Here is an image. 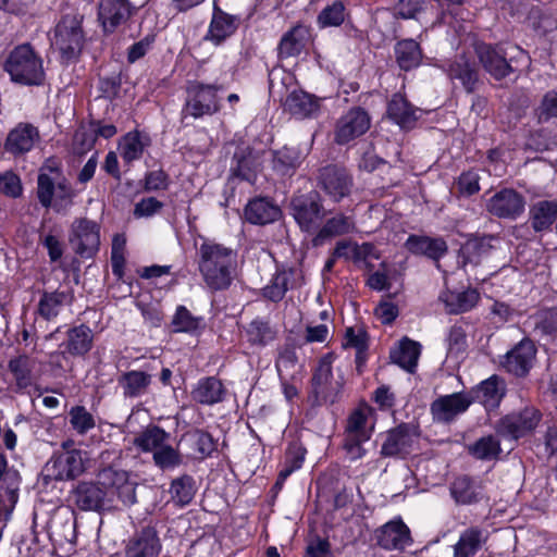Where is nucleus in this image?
Masks as SVG:
<instances>
[{"instance_id":"obj_1","label":"nucleus","mask_w":557,"mask_h":557,"mask_svg":"<svg viewBox=\"0 0 557 557\" xmlns=\"http://www.w3.org/2000/svg\"><path fill=\"white\" fill-rule=\"evenodd\" d=\"M97 479L98 484L81 482L73 490V500L81 510L100 511L109 508L113 495L125 507L137 502L136 483L129 480L127 471L108 467L99 471Z\"/></svg>"},{"instance_id":"obj_2","label":"nucleus","mask_w":557,"mask_h":557,"mask_svg":"<svg viewBox=\"0 0 557 557\" xmlns=\"http://www.w3.org/2000/svg\"><path fill=\"white\" fill-rule=\"evenodd\" d=\"M198 270L212 292L226 290L234 280L237 253L230 247L203 240L198 249Z\"/></svg>"},{"instance_id":"obj_3","label":"nucleus","mask_w":557,"mask_h":557,"mask_svg":"<svg viewBox=\"0 0 557 557\" xmlns=\"http://www.w3.org/2000/svg\"><path fill=\"white\" fill-rule=\"evenodd\" d=\"M294 76L282 70H272L269 74V91L278 98L284 111L297 119L313 117L320 110L319 99L302 89L293 88Z\"/></svg>"},{"instance_id":"obj_4","label":"nucleus","mask_w":557,"mask_h":557,"mask_svg":"<svg viewBox=\"0 0 557 557\" xmlns=\"http://www.w3.org/2000/svg\"><path fill=\"white\" fill-rule=\"evenodd\" d=\"M83 20L79 13L64 14L53 28L51 47L59 52L62 62L77 60L83 51L86 42Z\"/></svg>"},{"instance_id":"obj_5","label":"nucleus","mask_w":557,"mask_h":557,"mask_svg":"<svg viewBox=\"0 0 557 557\" xmlns=\"http://www.w3.org/2000/svg\"><path fill=\"white\" fill-rule=\"evenodd\" d=\"M4 70L21 85H40L45 78L42 60L28 44L17 46L9 53Z\"/></svg>"},{"instance_id":"obj_6","label":"nucleus","mask_w":557,"mask_h":557,"mask_svg":"<svg viewBox=\"0 0 557 557\" xmlns=\"http://www.w3.org/2000/svg\"><path fill=\"white\" fill-rule=\"evenodd\" d=\"M289 209L300 230L307 233L315 232L325 215L322 198L318 191L293 196Z\"/></svg>"},{"instance_id":"obj_7","label":"nucleus","mask_w":557,"mask_h":557,"mask_svg":"<svg viewBox=\"0 0 557 557\" xmlns=\"http://www.w3.org/2000/svg\"><path fill=\"white\" fill-rule=\"evenodd\" d=\"M215 85L194 83L187 89L186 103L182 110L184 117L199 119L203 115H212L220 110L218 90Z\"/></svg>"},{"instance_id":"obj_8","label":"nucleus","mask_w":557,"mask_h":557,"mask_svg":"<svg viewBox=\"0 0 557 557\" xmlns=\"http://www.w3.org/2000/svg\"><path fill=\"white\" fill-rule=\"evenodd\" d=\"M69 242L76 255L92 258L100 246V226L86 218L75 219L71 224Z\"/></svg>"},{"instance_id":"obj_9","label":"nucleus","mask_w":557,"mask_h":557,"mask_svg":"<svg viewBox=\"0 0 557 557\" xmlns=\"http://www.w3.org/2000/svg\"><path fill=\"white\" fill-rule=\"evenodd\" d=\"M419 428L412 423H400L384 434L381 446L383 457L406 458L419 440Z\"/></svg>"},{"instance_id":"obj_10","label":"nucleus","mask_w":557,"mask_h":557,"mask_svg":"<svg viewBox=\"0 0 557 557\" xmlns=\"http://www.w3.org/2000/svg\"><path fill=\"white\" fill-rule=\"evenodd\" d=\"M317 186L334 202H339L350 195L354 180L345 168L329 164L319 170Z\"/></svg>"},{"instance_id":"obj_11","label":"nucleus","mask_w":557,"mask_h":557,"mask_svg":"<svg viewBox=\"0 0 557 557\" xmlns=\"http://www.w3.org/2000/svg\"><path fill=\"white\" fill-rule=\"evenodd\" d=\"M370 126L371 117L364 109L360 107L350 108L336 121L334 141L337 145H346L364 135Z\"/></svg>"},{"instance_id":"obj_12","label":"nucleus","mask_w":557,"mask_h":557,"mask_svg":"<svg viewBox=\"0 0 557 557\" xmlns=\"http://www.w3.org/2000/svg\"><path fill=\"white\" fill-rule=\"evenodd\" d=\"M333 373L330 360L325 357L320 360L311 379L312 405L321 406L323 404H334L342 391L343 384L339 382L332 383Z\"/></svg>"},{"instance_id":"obj_13","label":"nucleus","mask_w":557,"mask_h":557,"mask_svg":"<svg viewBox=\"0 0 557 557\" xmlns=\"http://www.w3.org/2000/svg\"><path fill=\"white\" fill-rule=\"evenodd\" d=\"M525 198L513 188H503L486 200V211L504 220L515 221L525 210Z\"/></svg>"},{"instance_id":"obj_14","label":"nucleus","mask_w":557,"mask_h":557,"mask_svg":"<svg viewBox=\"0 0 557 557\" xmlns=\"http://www.w3.org/2000/svg\"><path fill=\"white\" fill-rule=\"evenodd\" d=\"M536 347L530 338H523L506 352L502 360L503 368L515 376H525L533 367Z\"/></svg>"},{"instance_id":"obj_15","label":"nucleus","mask_w":557,"mask_h":557,"mask_svg":"<svg viewBox=\"0 0 557 557\" xmlns=\"http://www.w3.org/2000/svg\"><path fill=\"white\" fill-rule=\"evenodd\" d=\"M542 413L534 407L505 416L498 425L499 432L518 440L531 433L540 423Z\"/></svg>"},{"instance_id":"obj_16","label":"nucleus","mask_w":557,"mask_h":557,"mask_svg":"<svg viewBox=\"0 0 557 557\" xmlns=\"http://www.w3.org/2000/svg\"><path fill=\"white\" fill-rule=\"evenodd\" d=\"M474 401L470 393H453L436 398L431 404V413L437 422H451L457 416L467 411Z\"/></svg>"},{"instance_id":"obj_17","label":"nucleus","mask_w":557,"mask_h":557,"mask_svg":"<svg viewBox=\"0 0 557 557\" xmlns=\"http://www.w3.org/2000/svg\"><path fill=\"white\" fill-rule=\"evenodd\" d=\"M475 53L485 72L493 78L499 81L512 72L506 53L499 46L480 42L475 45Z\"/></svg>"},{"instance_id":"obj_18","label":"nucleus","mask_w":557,"mask_h":557,"mask_svg":"<svg viewBox=\"0 0 557 557\" xmlns=\"http://www.w3.org/2000/svg\"><path fill=\"white\" fill-rule=\"evenodd\" d=\"M133 8L128 0H100L98 20L106 33H113L132 15Z\"/></svg>"},{"instance_id":"obj_19","label":"nucleus","mask_w":557,"mask_h":557,"mask_svg":"<svg viewBox=\"0 0 557 557\" xmlns=\"http://www.w3.org/2000/svg\"><path fill=\"white\" fill-rule=\"evenodd\" d=\"M161 547L156 529L145 527L129 539L125 555L126 557H158Z\"/></svg>"},{"instance_id":"obj_20","label":"nucleus","mask_w":557,"mask_h":557,"mask_svg":"<svg viewBox=\"0 0 557 557\" xmlns=\"http://www.w3.org/2000/svg\"><path fill=\"white\" fill-rule=\"evenodd\" d=\"M39 139L38 129L28 123H20L11 129L4 143V150L13 156L30 151Z\"/></svg>"},{"instance_id":"obj_21","label":"nucleus","mask_w":557,"mask_h":557,"mask_svg":"<svg viewBox=\"0 0 557 557\" xmlns=\"http://www.w3.org/2000/svg\"><path fill=\"white\" fill-rule=\"evenodd\" d=\"M116 382L124 399H137L149 392L152 375L140 370H129L122 372Z\"/></svg>"},{"instance_id":"obj_22","label":"nucleus","mask_w":557,"mask_h":557,"mask_svg":"<svg viewBox=\"0 0 557 557\" xmlns=\"http://www.w3.org/2000/svg\"><path fill=\"white\" fill-rule=\"evenodd\" d=\"M421 110L413 107L400 92L394 94L387 102V116L404 129H411Z\"/></svg>"},{"instance_id":"obj_23","label":"nucleus","mask_w":557,"mask_h":557,"mask_svg":"<svg viewBox=\"0 0 557 557\" xmlns=\"http://www.w3.org/2000/svg\"><path fill=\"white\" fill-rule=\"evenodd\" d=\"M244 214L250 224L265 225L277 221L282 211L271 199L256 197L246 205Z\"/></svg>"},{"instance_id":"obj_24","label":"nucleus","mask_w":557,"mask_h":557,"mask_svg":"<svg viewBox=\"0 0 557 557\" xmlns=\"http://www.w3.org/2000/svg\"><path fill=\"white\" fill-rule=\"evenodd\" d=\"M355 230L356 224L354 218L342 212H337L333 216L326 219L321 227H318L312 243L314 246H321L331 238L348 235Z\"/></svg>"},{"instance_id":"obj_25","label":"nucleus","mask_w":557,"mask_h":557,"mask_svg":"<svg viewBox=\"0 0 557 557\" xmlns=\"http://www.w3.org/2000/svg\"><path fill=\"white\" fill-rule=\"evenodd\" d=\"M377 544L384 549H404L411 543L410 531L401 520L389 521L376 534Z\"/></svg>"},{"instance_id":"obj_26","label":"nucleus","mask_w":557,"mask_h":557,"mask_svg":"<svg viewBox=\"0 0 557 557\" xmlns=\"http://www.w3.org/2000/svg\"><path fill=\"white\" fill-rule=\"evenodd\" d=\"M529 223L535 233H547L557 223V201L539 200L529 209Z\"/></svg>"},{"instance_id":"obj_27","label":"nucleus","mask_w":557,"mask_h":557,"mask_svg":"<svg viewBox=\"0 0 557 557\" xmlns=\"http://www.w3.org/2000/svg\"><path fill=\"white\" fill-rule=\"evenodd\" d=\"M55 480H72L84 472V460L81 450L74 449L59 455L51 465Z\"/></svg>"},{"instance_id":"obj_28","label":"nucleus","mask_w":557,"mask_h":557,"mask_svg":"<svg viewBox=\"0 0 557 557\" xmlns=\"http://www.w3.org/2000/svg\"><path fill=\"white\" fill-rule=\"evenodd\" d=\"M406 248L414 253L426 256L434 260L440 267V259L447 252V244L443 238L429 236L410 235L405 244Z\"/></svg>"},{"instance_id":"obj_29","label":"nucleus","mask_w":557,"mask_h":557,"mask_svg":"<svg viewBox=\"0 0 557 557\" xmlns=\"http://www.w3.org/2000/svg\"><path fill=\"white\" fill-rule=\"evenodd\" d=\"M226 389L215 376L200 379L191 391L193 399L201 405L212 406L224 400Z\"/></svg>"},{"instance_id":"obj_30","label":"nucleus","mask_w":557,"mask_h":557,"mask_svg":"<svg viewBox=\"0 0 557 557\" xmlns=\"http://www.w3.org/2000/svg\"><path fill=\"white\" fill-rule=\"evenodd\" d=\"M505 392L506 385L504 380L493 375L483 381L471 394L474 400L481 403L487 410H492L499 406Z\"/></svg>"},{"instance_id":"obj_31","label":"nucleus","mask_w":557,"mask_h":557,"mask_svg":"<svg viewBox=\"0 0 557 557\" xmlns=\"http://www.w3.org/2000/svg\"><path fill=\"white\" fill-rule=\"evenodd\" d=\"M487 540V533L479 527L463 530L454 548V557H473Z\"/></svg>"},{"instance_id":"obj_32","label":"nucleus","mask_w":557,"mask_h":557,"mask_svg":"<svg viewBox=\"0 0 557 557\" xmlns=\"http://www.w3.org/2000/svg\"><path fill=\"white\" fill-rule=\"evenodd\" d=\"M493 237H484L466 243L460 249L459 263L468 273L469 268H475L490 255Z\"/></svg>"},{"instance_id":"obj_33","label":"nucleus","mask_w":557,"mask_h":557,"mask_svg":"<svg viewBox=\"0 0 557 557\" xmlns=\"http://www.w3.org/2000/svg\"><path fill=\"white\" fill-rule=\"evenodd\" d=\"M60 178L61 172L58 166L49 164L41 166L37 180V197L42 207L50 208L52 206L55 188Z\"/></svg>"},{"instance_id":"obj_34","label":"nucleus","mask_w":557,"mask_h":557,"mask_svg":"<svg viewBox=\"0 0 557 557\" xmlns=\"http://www.w3.org/2000/svg\"><path fill=\"white\" fill-rule=\"evenodd\" d=\"M421 354V345L418 342L403 338L398 346L391 350L389 358L393 363L404 370L413 373Z\"/></svg>"},{"instance_id":"obj_35","label":"nucleus","mask_w":557,"mask_h":557,"mask_svg":"<svg viewBox=\"0 0 557 557\" xmlns=\"http://www.w3.org/2000/svg\"><path fill=\"white\" fill-rule=\"evenodd\" d=\"M235 30L236 24L234 17L219 9H215L205 39L211 41L215 46H219L226 38L233 35Z\"/></svg>"},{"instance_id":"obj_36","label":"nucleus","mask_w":557,"mask_h":557,"mask_svg":"<svg viewBox=\"0 0 557 557\" xmlns=\"http://www.w3.org/2000/svg\"><path fill=\"white\" fill-rule=\"evenodd\" d=\"M446 310L451 314L467 312L478 304L480 295L475 289L468 288L462 292L446 290L440 295Z\"/></svg>"},{"instance_id":"obj_37","label":"nucleus","mask_w":557,"mask_h":557,"mask_svg":"<svg viewBox=\"0 0 557 557\" xmlns=\"http://www.w3.org/2000/svg\"><path fill=\"white\" fill-rule=\"evenodd\" d=\"M70 302V295L63 290L44 292L37 304V314L46 320H54L64 306Z\"/></svg>"},{"instance_id":"obj_38","label":"nucleus","mask_w":557,"mask_h":557,"mask_svg":"<svg viewBox=\"0 0 557 557\" xmlns=\"http://www.w3.org/2000/svg\"><path fill=\"white\" fill-rule=\"evenodd\" d=\"M449 491L455 502L460 505L478 503L482 495L481 485L468 475L456 478L450 484Z\"/></svg>"},{"instance_id":"obj_39","label":"nucleus","mask_w":557,"mask_h":557,"mask_svg":"<svg viewBox=\"0 0 557 557\" xmlns=\"http://www.w3.org/2000/svg\"><path fill=\"white\" fill-rule=\"evenodd\" d=\"M448 76L451 79H459L467 91L471 92L478 82V71L474 63L463 55H457L447 67Z\"/></svg>"},{"instance_id":"obj_40","label":"nucleus","mask_w":557,"mask_h":557,"mask_svg":"<svg viewBox=\"0 0 557 557\" xmlns=\"http://www.w3.org/2000/svg\"><path fill=\"white\" fill-rule=\"evenodd\" d=\"M36 360L26 356H17L9 361L8 368L13 374L18 391L26 389L34 384V370Z\"/></svg>"},{"instance_id":"obj_41","label":"nucleus","mask_w":557,"mask_h":557,"mask_svg":"<svg viewBox=\"0 0 557 557\" xmlns=\"http://www.w3.org/2000/svg\"><path fill=\"white\" fill-rule=\"evenodd\" d=\"M92 332L89 326L81 324L67 331L65 351L72 356H84L92 347Z\"/></svg>"},{"instance_id":"obj_42","label":"nucleus","mask_w":557,"mask_h":557,"mask_svg":"<svg viewBox=\"0 0 557 557\" xmlns=\"http://www.w3.org/2000/svg\"><path fill=\"white\" fill-rule=\"evenodd\" d=\"M305 156L297 147L284 146L273 152V169L282 175H292Z\"/></svg>"},{"instance_id":"obj_43","label":"nucleus","mask_w":557,"mask_h":557,"mask_svg":"<svg viewBox=\"0 0 557 557\" xmlns=\"http://www.w3.org/2000/svg\"><path fill=\"white\" fill-rule=\"evenodd\" d=\"M170 434L158 425L150 424L134 437V445L144 453H154L169 440Z\"/></svg>"},{"instance_id":"obj_44","label":"nucleus","mask_w":557,"mask_h":557,"mask_svg":"<svg viewBox=\"0 0 557 557\" xmlns=\"http://www.w3.org/2000/svg\"><path fill=\"white\" fill-rule=\"evenodd\" d=\"M231 171L234 176L253 183L257 178L258 162L251 151L240 149L234 153Z\"/></svg>"},{"instance_id":"obj_45","label":"nucleus","mask_w":557,"mask_h":557,"mask_svg":"<svg viewBox=\"0 0 557 557\" xmlns=\"http://www.w3.org/2000/svg\"><path fill=\"white\" fill-rule=\"evenodd\" d=\"M371 409L359 407L350 412L347 418L344 435H360L363 440H370L373 425H369Z\"/></svg>"},{"instance_id":"obj_46","label":"nucleus","mask_w":557,"mask_h":557,"mask_svg":"<svg viewBox=\"0 0 557 557\" xmlns=\"http://www.w3.org/2000/svg\"><path fill=\"white\" fill-rule=\"evenodd\" d=\"M295 274L294 269L277 270L270 283L262 288L263 297L274 302L282 300Z\"/></svg>"},{"instance_id":"obj_47","label":"nucleus","mask_w":557,"mask_h":557,"mask_svg":"<svg viewBox=\"0 0 557 557\" xmlns=\"http://www.w3.org/2000/svg\"><path fill=\"white\" fill-rule=\"evenodd\" d=\"M308 32L302 26H295L281 38L278 45L280 58L298 55L306 46Z\"/></svg>"},{"instance_id":"obj_48","label":"nucleus","mask_w":557,"mask_h":557,"mask_svg":"<svg viewBox=\"0 0 557 557\" xmlns=\"http://www.w3.org/2000/svg\"><path fill=\"white\" fill-rule=\"evenodd\" d=\"M396 61L404 71L417 67L422 59L419 44L413 39H404L395 46Z\"/></svg>"},{"instance_id":"obj_49","label":"nucleus","mask_w":557,"mask_h":557,"mask_svg":"<svg viewBox=\"0 0 557 557\" xmlns=\"http://www.w3.org/2000/svg\"><path fill=\"white\" fill-rule=\"evenodd\" d=\"M149 146V138L139 132H129L121 140L119 149L122 159L131 163L141 158L144 150Z\"/></svg>"},{"instance_id":"obj_50","label":"nucleus","mask_w":557,"mask_h":557,"mask_svg":"<svg viewBox=\"0 0 557 557\" xmlns=\"http://www.w3.org/2000/svg\"><path fill=\"white\" fill-rule=\"evenodd\" d=\"M246 335L251 345L264 347L275 341L277 331L268 321L257 318L248 324Z\"/></svg>"},{"instance_id":"obj_51","label":"nucleus","mask_w":557,"mask_h":557,"mask_svg":"<svg viewBox=\"0 0 557 557\" xmlns=\"http://www.w3.org/2000/svg\"><path fill=\"white\" fill-rule=\"evenodd\" d=\"M500 451V442L493 434L482 436L468 446V453L478 460L496 459Z\"/></svg>"},{"instance_id":"obj_52","label":"nucleus","mask_w":557,"mask_h":557,"mask_svg":"<svg viewBox=\"0 0 557 557\" xmlns=\"http://www.w3.org/2000/svg\"><path fill=\"white\" fill-rule=\"evenodd\" d=\"M530 320L535 334L550 338L557 336V308L540 310Z\"/></svg>"},{"instance_id":"obj_53","label":"nucleus","mask_w":557,"mask_h":557,"mask_svg":"<svg viewBox=\"0 0 557 557\" xmlns=\"http://www.w3.org/2000/svg\"><path fill=\"white\" fill-rule=\"evenodd\" d=\"M202 317L194 315L185 306H177L172 318V326L176 333H196L201 329Z\"/></svg>"},{"instance_id":"obj_54","label":"nucleus","mask_w":557,"mask_h":557,"mask_svg":"<svg viewBox=\"0 0 557 557\" xmlns=\"http://www.w3.org/2000/svg\"><path fill=\"white\" fill-rule=\"evenodd\" d=\"M346 8L341 0L326 5L318 15L317 23L319 27H337L345 21Z\"/></svg>"},{"instance_id":"obj_55","label":"nucleus","mask_w":557,"mask_h":557,"mask_svg":"<svg viewBox=\"0 0 557 557\" xmlns=\"http://www.w3.org/2000/svg\"><path fill=\"white\" fill-rule=\"evenodd\" d=\"M71 428L79 435H85L96 426L94 416L84 406H74L69 411Z\"/></svg>"},{"instance_id":"obj_56","label":"nucleus","mask_w":557,"mask_h":557,"mask_svg":"<svg viewBox=\"0 0 557 557\" xmlns=\"http://www.w3.org/2000/svg\"><path fill=\"white\" fill-rule=\"evenodd\" d=\"M170 493L173 500L181 506L188 505L195 495L194 479L190 475H182L172 481Z\"/></svg>"},{"instance_id":"obj_57","label":"nucleus","mask_w":557,"mask_h":557,"mask_svg":"<svg viewBox=\"0 0 557 557\" xmlns=\"http://www.w3.org/2000/svg\"><path fill=\"white\" fill-rule=\"evenodd\" d=\"M188 442L199 458H206L216 449V444L211 434L202 430H195L188 434Z\"/></svg>"},{"instance_id":"obj_58","label":"nucleus","mask_w":557,"mask_h":557,"mask_svg":"<svg viewBox=\"0 0 557 557\" xmlns=\"http://www.w3.org/2000/svg\"><path fill=\"white\" fill-rule=\"evenodd\" d=\"M297 366V355L295 348L292 346H284L278 349V355L275 360V368L278 375L284 379L292 376Z\"/></svg>"},{"instance_id":"obj_59","label":"nucleus","mask_w":557,"mask_h":557,"mask_svg":"<svg viewBox=\"0 0 557 557\" xmlns=\"http://www.w3.org/2000/svg\"><path fill=\"white\" fill-rule=\"evenodd\" d=\"M152 459L154 465L161 470L174 469L182 463L178 450L166 443L153 453Z\"/></svg>"},{"instance_id":"obj_60","label":"nucleus","mask_w":557,"mask_h":557,"mask_svg":"<svg viewBox=\"0 0 557 557\" xmlns=\"http://www.w3.org/2000/svg\"><path fill=\"white\" fill-rule=\"evenodd\" d=\"M467 348L466 331L460 325L450 327L447 336V352L448 356L459 358L462 356Z\"/></svg>"},{"instance_id":"obj_61","label":"nucleus","mask_w":557,"mask_h":557,"mask_svg":"<svg viewBox=\"0 0 557 557\" xmlns=\"http://www.w3.org/2000/svg\"><path fill=\"white\" fill-rule=\"evenodd\" d=\"M536 116L540 123H546L557 117V91H547L536 109Z\"/></svg>"},{"instance_id":"obj_62","label":"nucleus","mask_w":557,"mask_h":557,"mask_svg":"<svg viewBox=\"0 0 557 557\" xmlns=\"http://www.w3.org/2000/svg\"><path fill=\"white\" fill-rule=\"evenodd\" d=\"M369 440H363L360 435H344L343 448L346 457L350 461H357L367 455L363 444Z\"/></svg>"},{"instance_id":"obj_63","label":"nucleus","mask_w":557,"mask_h":557,"mask_svg":"<svg viewBox=\"0 0 557 557\" xmlns=\"http://www.w3.org/2000/svg\"><path fill=\"white\" fill-rule=\"evenodd\" d=\"M75 193L69 182L61 176L58 182L55 193H54V203L52 206L54 210L60 211L72 205Z\"/></svg>"},{"instance_id":"obj_64","label":"nucleus","mask_w":557,"mask_h":557,"mask_svg":"<svg viewBox=\"0 0 557 557\" xmlns=\"http://www.w3.org/2000/svg\"><path fill=\"white\" fill-rule=\"evenodd\" d=\"M458 189L462 195L472 196L480 190V175L475 171L461 173L458 178Z\"/></svg>"}]
</instances>
